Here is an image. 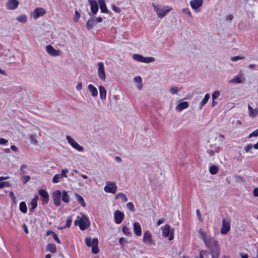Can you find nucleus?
<instances>
[{"instance_id": "1", "label": "nucleus", "mask_w": 258, "mask_h": 258, "mask_svg": "<svg viewBox=\"0 0 258 258\" xmlns=\"http://www.w3.org/2000/svg\"><path fill=\"white\" fill-rule=\"evenodd\" d=\"M206 246L210 250L212 258H218L220 255L221 249L218 241L213 237H210V241L206 242Z\"/></svg>"}, {"instance_id": "2", "label": "nucleus", "mask_w": 258, "mask_h": 258, "mask_svg": "<svg viewBox=\"0 0 258 258\" xmlns=\"http://www.w3.org/2000/svg\"><path fill=\"white\" fill-rule=\"evenodd\" d=\"M75 224L78 225L81 230H84L90 226V221L86 216L83 215L82 217H77L75 221Z\"/></svg>"}, {"instance_id": "3", "label": "nucleus", "mask_w": 258, "mask_h": 258, "mask_svg": "<svg viewBox=\"0 0 258 258\" xmlns=\"http://www.w3.org/2000/svg\"><path fill=\"white\" fill-rule=\"evenodd\" d=\"M153 6L154 10L157 13V16L161 18L165 17L172 9V8L169 7H163L158 5H156L155 4H153Z\"/></svg>"}, {"instance_id": "4", "label": "nucleus", "mask_w": 258, "mask_h": 258, "mask_svg": "<svg viewBox=\"0 0 258 258\" xmlns=\"http://www.w3.org/2000/svg\"><path fill=\"white\" fill-rule=\"evenodd\" d=\"M85 243L88 247H92V251L93 253L97 254L99 252L97 238L92 239L91 237H87L85 238Z\"/></svg>"}, {"instance_id": "5", "label": "nucleus", "mask_w": 258, "mask_h": 258, "mask_svg": "<svg viewBox=\"0 0 258 258\" xmlns=\"http://www.w3.org/2000/svg\"><path fill=\"white\" fill-rule=\"evenodd\" d=\"M133 58L137 61L145 63L152 62L155 60V58L153 57H144L143 55L138 54H133Z\"/></svg>"}, {"instance_id": "6", "label": "nucleus", "mask_w": 258, "mask_h": 258, "mask_svg": "<svg viewBox=\"0 0 258 258\" xmlns=\"http://www.w3.org/2000/svg\"><path fill=\"white\" fill-rule=\"evenodd\" d=\"M46 13V11L42 8H36L30 13V16L34 19L37 20L39 17L43 16Z\"/></svg>"}, {"instance_id": "7", "label": "nucleus", "mask_w": 258, "mask_h": 258, "mask_svg": "<svg viewBox=\"0 0 258 258\" xmlns=\"http://www.w3.org/2000/svg\"><path fill=\"white\" fill-rule=\"evenodd\" d=\"M106 185L104 187V191L106 192L115 194L117 190V186L113 182L107 181Z\"/></svg>"}, {"instance_id": "8", "label": "nucleus", "mask_w": 258, "mask_h": 258, "mask_svg": "<svg viewBox=\"0 0 258 258\" xmlns=\"http://www.w3.org/2000/svg\"><path fill=\"white\" fill-rule=\"evenodd\" d=\"M98 76L99 79L103 81H105L106 80V75L104 70V63L102 62H99L98 63Z\"/></svg>"}, {"instance_id": "9", "label": "nucleus", "mask_w": 258, "mask_h": 258, "mask_svg": "<svg viewBox=\"0 0 258 258\" xmlns=\"http://www.w3.org/2000/svg\"><path fill=\"white\" fill-rule=\"evenodd\" d=\"M143 241L144 243L148 245H154L155 244L152 237V234L149 231H146L144 232Z\"/></svg>"}, {"instance_id": "10", "label": "nucleus", "mask_w": 258, "mask_h": 258, "mask_svg": "<svg viewBox=\"0 0 258 258\" xmlns=\"http://www.w3.org/2000/svg\"><path fill=\"white\" fill-rule=\"evenodd\" d=\"M245 77L243 74L239 73L236 75L232 79L228 81L229 84H241L245 82Z\"/></svg>"}, {"instance_id": "11", "label": "nucleus", "mask_w": 258, "mask_h": 258, "mask_svg": "<svg viewBox=\"0 0 258 258\" xmlns=\"http://www.w3.org/2000/svg\"><path fill=\"white\" fill-rule=\"evenodd\" d=\"M162 235L164 237H168V239L171 240L174 238L173 230L170 231V226L166 224L164 226V228L162 231Z\"/></svg>"}, {"instance_id": "12", "label": "nucleus", "mask_w": 258, "mask_h": 258, "mask_svg": "<svg viewBox=\"0 0 258 258\" xmlns=\"http://www.w3.org/2000/svg\"><path fill=\"white\" fill-rule=\"evenodd\" d=\"M68 143L71 145V146L75 149L78 151H82L83 148L79 145L71 136H67L66 137Z\"/></svg>"}, {"instance_id": "13", "label": "nucleus", "mask_w": 258, "mask_h": 258, "mask_svg": "<svg viewBox=\"0 0 258 258\" xmlns=\"http://www.w3.org/2000/svg\"><path fill=\"white\" fill-rule=\"evenodd\" d=\"M46 50L49 55L52 56H57L60 54V52L59 49H55L51 45H48L46 46Z\"/></svg>"}, {"instance_id": "14", "label": "nucleus", "mask_w": 258, "mask_h": 258, "mask_svg": "<svg viewBox=\"0 0 258 258\" xmlns=\"http://www.w3.org/2000/svg\"><path fill=\"white\" fill-rule=\"evenodd\" d=\"M61 197V193L60 190H56L53 192V201H54V204L57 206H59L60 205Z\"/></svg>"}, {"instance_id": "15", "label": "nucleus", "mask_w": 258, "mask_h": 258, "mask_svg": "<svg viewBox=\"0 0 258 258\" xmlns=\"http://www.w3.org/2000/svg\"><path fill=\"white\" fill-rule=\"evenodd\" d=\"M230 229V221L226 220L225 219L222 220V226L221 229V233L222 234H226Z\"/></svg>"}, {"instance_id": "16", "label": "nucleus", "mask_w": 258, "mask_h": 258, "mask_svg": "<svg viewBox=\"0 0 258 258\" xmlns=\"http://www.w3.org/2000/svg\"><path fill=\"white\" fill-rule=\"evenodd\" d=\"M114 221L116 224H120L122 221L124 215V214L119 210H116L114 214Z\"/></svg>"}, {"instance_id": "17", "label": "nucleus", "mask_w": 258, "mask_h": 258, "mask_svg": "<svg viewBox=\"0 0 258 258\" xmlns=\"http://www.w3.org/2000/svg\"><path fill=\"white\" fill-rule=\"evenodd\" d=\"M19 4L17 0H9L7 3L6 7L9 10H14L18 7Z\"/></svg>"}, {"instance_id": "18", "label": "nucleus", "mask_w": 258, "mask_h": 258, "mask_svg": "<svg viewBox=\"0 0 258 258\" xmlns=\"http://www.w3.org/2000/svg\"><path fill=\"white\" fill-rule=\"evenodd\" d=\"M203 3V0H191L190 1L189 4L193 9L196 10L202 6Z\"/></svg>"}, {"instance_id": "19", "label": "nucleus", "mask_w": 258, "mask_h": 258, "mask_svg": "<svg viewBox=\"0 0 258 258\" xmlns=\"http://www.w3.org/2000/svg\"><path fill=\"white\" fill-rule=\"evenodd\" d=\"M89 3L91 7L92 13L96 14L98 11V6L95 0H89Z\"/></svg>"}, {"instance_id": "20", "label": "nucleus", "mask_w": 258, "mask_h": 258, "mask_svg": "<svg viewBox=\"0 0 258 258\" xmlns=\"http://www.w3.org/2000/svg\"><path fill=\"white\" fill-rule=\"evenodd\" d=\"M38 194L42 197L43 198V204H46L49 201V195L47 192L42 189L38 190Z\"/></svg>"}, {"instance_id": "21", "label": "nucleus", "mask_w": 258, "mask_h": 258, "mask_svg": "<svg viewBox=\"0 0 258 258\" xmlns=\"http://www.w3.org/2000/svg\"><path fill=\"white\" fill-rule=\"evenodd\" d=\"M248 115L251 118H254L258 115V108L253 109L250 105H248Z\"/></svg>"}, {"instance_id": "22", "label": "nucleus", "mask_w": 258, "mask_h": 258, "mask_svg": "<svg viewBox=\"0 0 258 258\" xmlns=\"http://www.w3.org/2000/svg\"><path fill=\"white\" fill-rule=\"evenodd\" d=\"M134 231L137 236L142 234V229L140 224L138 222H135L134 224Z\"/></svg>"}, {"instance_id": "23", "label": "nucleus", "mask_w": 258, "mask_h": 258, "mask_svg": "<svg viewBox=\"0 0 258 258\" xmlns=\"http://www.w3.org/2000/svg\"><path fill=\"white\" fill-rule=\"evenodd\" d=\"M99 91L100 99L102 101L105 100L106 98V94H107L106 90L103 86H100L99 87Z\"/></svg>"}, {"instance_id": "24", "label": "nucleus", "mask_w": 258, "mask_h": 258, "mask_svg": "<svg viewBox=\"0 0 258 258\" xmlns=\"http://www.w3.org/2000/svg\"><path fill=\"white\" fill-rule=\"evenodd\" d=\"M189 104L187 102L184 101L179 103L176 107L175 109L178 111H181L182 110L187 108Z\"/></svg>"}, {"instance_id": "25", "label": "nucleus", "mask_w": 258, "mask_h": 258, "mask_svg": "<svg viewBox=\"0 0 258 258\" xmlns=\"http://www.w3.org/2000/svg\"><path fill=\"white\" fill-rule=\"evenodd\" d=\"M88 90L91 94V95L93 97H95L98 95V91L95 87L93 85L90 84L88 87Z\"/></svg>"}, {"instance_id": "26", "label": "nucleus", "mask_w": 258, "mask_h": 258, "mask_svg": "<svg viewBox=\"0 0 258 258\" xmlns=\"http://www.w3.org/2000/svg\"><path fill=\"white\" fill-rule=\"evenodd\" d=\"M98 3L100 6V9L102 13H108V10L106 6L105 0H99Z\"/></svg>"}, {"instance_id": "27", "label": "nucleus", "mask_w": 258, "mask_h": 258, "mask_svg": "<svg viewBox=\"0 0 258 258\" xmlns=\"http://www.w3.org/2000/svg\"><path fill=\"white\" fill-rule=\"evenodd\" d=\"M199 233L201 238L203 239L205 244L206 242H208L210 241V238H207L206 233L202 229L199 230Z\"/></svg>"}, {"instance_id": "28", "label": "nucleus", "mask_w": 258, "mask_h": 258, "mask_svg": "<svg viewBox=\"0 0 258 258\" xmlns=\"http://www.w3.org/2000/svg\"><path fill=\"white\" fill-rule=\"evenodd\" d=\"M210 98V95L209 94H207L205 95L204 98L201 101L200 106H199V109H202V108L204 107V106L207 103L209 99Z\"/></svg>"}, {"instance_id": "29", "label": "nucleus", "mask_w": 258, "mask_h": 258, "mask_svg": "<svg viewBox=\"0 0 258 258\" xmlns=\"http://www.w3.org/2000/svg\"><path fill=\"white\" fill-rule=\"evenodd\" d=\"M134 81L135 83H138L137 87L139 90H141L143 88V85L142 83V78L140 76H137L134 78Z\"/></svg>"}, {"instance_id": "30", "label": "nucleus", "mask_w": 258, "mask_h": 258, "mask_svg": "<svg viewBox=\"0 0 258 258\" xmlns=\"http://www.w3.org/2000/svg\"><path fill=\"white\" fill-rule=\"evenodd\" d=\"M75 195L78 202L82 206L85 207L86 206V204L83 198L77 193H75Z\"/></svg>"}, {"instance_id": "31", "label": "nucleus", "mask_w": 258, "mask_h": 258, "mask_svg": "<svg viewBox=\"0 0 258 258\" xmlns=\"http://www.w3.org/2000/svg\"><path fill=\"white\" fill-rule=\"evenodd\" d=\"M96 21L93 19H90L88 20L86 23V27L88 29H91L95 25Z\"/></svg>"}, {"instance_id": "32", "label": "nucleus", "mask_w": 258, "mask_h": 258, "mask_svg": "<svg viewBox=\"0 0 258 258\" xmlns=\"http://www.w3.org/2000/svg\"><path fill=\"white\" fill-rule=\"evenodd\" d=\"M16 20L22 23H25L27 21V17L26 15H21L16 18Z\"/></svg>"}, {"instance_id": "33", "label": "nucleus", "mask_w": 258, "mask_h": 258, "mask_svg": "<svg viewBox=\"0 0 258 258\" xmlns=\"http://www.w3.org/2000/svg\"><path fill=\"white\" fill-rule=\"evenodd\" d=\"M115 199H120L122 202H125L127 201V197L123 193L120 192L115 196Z\"/></svg>"}, {"instance_id": "34", "label": "nucleus", "mask_w": 258, "mask_h": 258, "mask_svg": "<svg viewBox=\"0 0 258 258\" xmlns=\"http://www.w3.org/2000/svg\"><path fill=\"white\" fill-rule=\"evenodd\" d=\"M31 207L30 208V210L31 211H33L37 207V198H33L31 202Z\"/></svg>"}, {"instance_id": "35", "label": "nucleus", "mask_w": 258, "mask_h": 258, "mask_svg": "<svg viewBox=\"0 0 258 258\" xmlns=\"http://www.w3.org/2000/svg\"><path fill=\"white\" fill-rule=\"evenodd\" d=\"M48 251L52 253H55L56 251V247L54 244L50 243L47 246Z\"/></svg>"}, {"instance_id": "36", "label": "nucleus", "mask_w": 258, "mask_h": 258, "mask_svg": "<svg viewBox=\"0 0 258 258\" xmlns=\"http://www.w3.org/2000/svg\"><path fill=\"white\" fill-rule=\"evenodd\" d=\"M20 210L23 213H26L27 212V207L24 202H21L20 203Z\"/></svg>"}, {"instance_id": "37", "label": "nucleus", "mask_w": 258, "mask_h": 258, "mask_svg": "<svg viewBox=\"0 0 258 258\" xmlns=\"http://www.w3.org/2000/svg\"><path fill=\"white\" fill-rule=\"evenodd\" d=\"M62 200L63 202L68 203L70 201V197L67 192L63 190L62 195Z\"/></svg>"}, {"instance_id": "38", "label": "nucleus", "mask_w": 258, "mask_h": 258, "mask_svg": "<svg viewBox=\"0 0 258 258\" xmlns=\"http://www.w3.org/2000/svg\"><path fill=\"white\" fill-rule=\"evenodd\" d=\"M62 178V175H60V174H56L53 176L52 178V182L54 183H57L59 182Z\"/></svg>"}, {"instance_id": "39", "label": "nucleus", "mask_w": 258, "mask_h": 258, "mask_svg": "<svg viewBox=\"0 0 258 258\" xmlns=\"http://www.w3.org/2000/svg\"><path fill=\"white\" fill-rule=\"evenodd\" d=\"M210 172L212 174H215L217 173L218 171V167L217 166L213 165L210 168Z\"/></svg>"}, {"instance_id": "40", "label": "nucleus", "mask_w": 258, "mask_h": 258, "mask_svg": "<svg viewBox=\"0 0 258 258\" xmlns=\"http://www.w3.org/2000/svg\"><path fill=\"white\" fill-rule=\"evenodd\" d=\"M31 142L35 145L38 144V141L36 139V135L31 134L29 136Z\"/></svg>"}, {"instance_id": "41", "label": "nucleus", "mask_w": 258, "mask_h": 258, "mask_svg": "<svg viewBox=\"0 0 258 258\" xmlns=\"http://www.w3.org/2000/svg\"><path fill=\"white\" fill-rule=\"evenodd\" d=\"M122 232L124 234L127 235H131L132 233L130 231V229L129 228H128L126 226H123L122 228Z\"/></svg>"}, {"instance_id": "42", "label": "nucleus", "mask_w": 258, "mask_h": 258, "mask_svg": "<svg viewBox=\"0 0 258 258\" xmlns=\"http://www.w3.org/2000/svg\"><path fill=\"white\" fill-rule=\"evenodd\" d=\"M127 208L131 212L135 211L134 205L132 202H129L126 204Z\"/></svg>"}, {"instance_id": "43", "label": "nucleus", "mask_w": 258, "mask_h": 258, "mask_svg": "<svg viewBox=\"0 0 258 258\" xmlns=\"http://www.w3.org/2000/svg\"><path fill=\"white\" fill-rule=\"evenodd\" d=\"M10 185V183L8 181H3L0 182V188H2L4 187H9Z\"/></svg>"}, {"instance_id": "44", "label": "nucleus", "mask_w": 258, "mask_h": 258, "mask_svg": "<svg viewBox=\"0 0 258 258\" xmlns=\"http://www.w3.org/2000/svg\"><path fill=\"white\" fill-rule=\"evenodd\" d=\"M244 58V56H234L231 57L230 59L232 61H236L239 59H243Z\"/></svg>"}, {"instance_id": "45", "label": "nucleus", "mask_w": 258, "mask_h": 258, "mask_svg": "<svg viewBox=\"0 0 258 258\" xmlns=\"http://www.w3.org/2000/svg\"><path fill=\"white\" fill-rule=\"evenodd\" d=\"M235 178L237 182L243 183L245 181L244 178L240 176L236 175L235 176Z\"/></svg>"}, {"instance_id": "46", "label": "nucleus", "mask_w": 258, "mask_h": 258, "mask_svg": "<svg viewBox=\"0 0 258 258\" xmlns=\"http://www.w3.org/2000/svg\"><path fill=\"white\" fill-rule=\"evenodd\" d=\"M220 93L219 91H215L212 94V99L214 100L220 96Z\"/></svg>"}, {"instance_id": "47", "label": "nucleus", "mask_w": 258, "mask_h": 258, "mask_svg": "<svg viewBox=\"0 0 258 258\" xmlns=\"http://www.w3.org/2000/svg\"><path fill=\"white\" fill-rule=\"evenodd\" d=\"M23 182L24 184H26L27 182H28L30 179V177L28 175L23 176L22 177Z\"/></svg>"}, {"instance_id": "48", "label": "nucleus", "mask_w": 258, "mask_h": 258, "mask_svg": "<svg viewBox=\"0 0 258 258\" xmlns=\"http://www.w3.org/2000/svg\"><path fill=\"white\" fill-rule=\"evenodd\" d=\"M183 13L186 14L190 17H192L190 11L188 8H184L182 10Z\"/></svg>"}, {"instance_id": "49", "label": "nucleus", "mask_w": 258, "mask_h": 258, "mask_svg": "<svg viewBox=\"0 0 258 258\" xmlns=\"http://www.w3.org/2000/svg\"><path fill=\"white\" fill-rule=\"evenodd\" d=\"M80 17V14L79 12L78 11H76L75 13V17H74V21L75 22H78L79 18Z\"/></svg>"}, {"instance_id": "50", "label": "nucleus", "mask_w": 258, "mask_h": 258, "mask_svg": "<svg viewBox=\"0 0 258 258\" xmlns=\"http://www.w3.org/2000/svg\"><path fill=\"white\" fill-rule=\"evenodd\" d=\"M178 92V89L177 87H173L170 89V92L172 94H177Z\"/></svg>"}, {"instance_id": "51", "label": "nucleus", "mask_w": 258, "mask_h": 258, "mask_svg": "<svg viewBox=\"0 0 258 258\" xmlns=\"http://www.w3.org/2000/svg\"><path fill=\"white\" fill-rule=\"evenodd\" d=\"M69 172L68 170L67 169H64L61 170V173L60 174V175H62V177H68V176L67 175V173Z\"/></svg>"}, {"instance_id": "52", "label": "nucleus", "mask_w": 258, "mask_h": 258, "mask_svg": "<svg viewBox=\"0 0 258 258\" xmlns=\"http://www.w3.org/2000/svg\"><path fill=\"white\" fill-rule=\"evenodd\" d=\"M258 136V128L250 134L248 136V138H250L252 137H257Z\"/></svg>"}, {"instance_id": "53", "label": "nucleus", "mask_w": 258, "mask_h": 258, "mask_svg": "<svg viewBox=\"0 0 258 258\" xmlns=\"http://www.w3.org/2000/svg\"><path fill=\"white\" fill-rule=\"evenodd\" d=\"M27 165L25 164H23L21 166L20 168V172L22 174H24L26 173V171L25 170V169L27 168Z\"/></svg>"}, {"instance_id": "54", "label": "nucleus", "mask_w": 258, "mask_h": 258, "mask_svg": "<svg viewBox=\"0 0 258 258\" xmlns=\"http://www.w3.org/2000/svg\"><path fill=\"white\" fill-rule=\"evenodd\" d=\"M252 147H253V145L248 144L244 148V150L246 152H248Z\"/></svg>"}, {"instance_id": "55", "label": "nucleus", "mask_w": 258, "mask_h": 258, "mask_svg": "<svg viewBox=\"0 0 258 258\" xmlns=\"http://www.w3.org/2000/svg\"><path fill=\"white\" fill-rule=\"evenodd\" d=\"M72 223V219L71 218H69L67 219L66 224L65 225V227H67V228L70 227Z\"/></svg>"}, {"instance_id": "56", "label": "nucleus", "mask_w": 258, "mask_h": 258, "mask_svg": "<svg viewBox=\"0 0 258 258\" xmlns=\"http://www.w3.org/2000/svg\"><path fill=\"white\" fill-rule=\"evenodd\" d=\"M9 195L11 197V199H12L13 201L14 202H16V198L14 194L13 193V192L10 191L9 193Z\"/></svg>"}, {"instance_id": "57", "label": "nucleus", "mask_w": 258, "mask_h": 258, "mask_svg": "<svg viewBox=\"0 0 258 258\" xmlns=\"http://www.w3.org/2000/svg\"><path fill=\"white\" fill-rule=\"evenodd\" d=\"M53 237L54 238V239L58 243H60V241L59 240V239L58 238L57 235H56V234L55 233L53 235Z\"/></svg>"}, {"instance_id": "58", "label": "nucleus", "mask_w": 258, "mask_h": 258, "mask_svg": "<svg viewBox=\"0 0 258 258\" xmlns=\"http://www.w3.org/2000/svg\"><path fill=\"white\" fill-rule=\"evenodd\" d=\"M196 214L197 215L199 220L200 221H202V216H201V214L200 213V210L199 209H197L196 210Z\"/></svg>"}, {"instance_id": "59", "label": "nucleus", "mask_w": 258, "mask_h": 258, "mask_svg": "<svg viewBox=\"0 0 258 258\" xmlns=\"http://www.w3.org/2000/svg\"><path fill=\"white\" fill-rule=\"evenodd\" d=\"M207 251L206 250H202L199 254V257L200 258H204V255L206 254Z\"/></svg>"}, {"instance_id": "60", "label": "nucleus", "mask_w": 258, "mask_h": 258, "mask_svg": "<svg viewBox=\"0 0 258 258\" xmlns=\"http://www.w3.org/2000/svg\"><path fill=\"white\" fill-rule=\"evenodd\" d=\"M82 83L81 82H79L77 84L76 86V89L78 91L82 90Z\"/></svg>"}, {"instance_id": "61", "label": "nucleus", "mask_w": 258, "mask_h": 258, "mask_svg": "<svg viewBox=\"0 0 258 258\" xmlns=\"http://www.w3.org/2000/svg\"><path fill=\"white\" fill-rule=\"evenodd\" d=\"M8 142V141L4 139L0 138V145H4Z\"/></svg>"}, {"instance_id": "62", "label": "nucleus", "mask_w": 258, "mask_h": 258, "mask_svg": "<svg viewBox=\"0 0 258 258\" xmlns=\"http://www.w3.org/2000/svg\"><path fill=\"white\" fill-rule=\"evenodd\" d=\"M253 194L254 197H258V187L254 188Z\"/></svg>"}, {"instance_id": "63", "label": "nucleus", "mask_w": 258, "mask_h": 258, "mask_svg": "<svg viewBox=\"0 0 258 258\" xmlns=\"http://www.w3.org/2000/svg\"><path fill=\"white\" fill-rule=\"evenodd\" d=\"M112 10L117 12V13H119L120 12V9L119 8L116 7L115 6L113 5L112 6Z\"/></svg>"}, {"instance_id": "64", "label": "nucleus", "mask_w": 258, "mask_h": 258, "mask_svg": "<svg viewBox=\"0 0 258 258\" xmlns=\"http://www.w3.org/2000/svg\"><path fill=\"white\" fill-rule=\"evenodd\" d=\"M22 226H23V227L24 228V230L25 233L26 234H28L29 233V231H28V229L27 228V227L26 225L25 224H23Z\"/></svg>"}]
</instances>
